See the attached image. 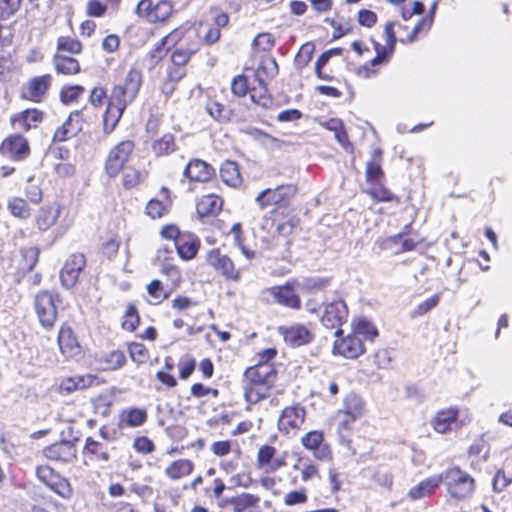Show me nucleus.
<instances>
[{
  "instance_id": "56",
  "label": "nucleus",
  "mask_w": 512,
  "mask_h": 512,
  "mask_svg": "<svg viewBox=\"0 0 512 512\" xmlns=\"http://www.w3.org/2000/svg\"><path fill=\"white\" fill-rule=\"evenodd\" d=\"M167 210V204L155 199L150 200L146 206L147 215L153 219L162 217Z\"/></svg>"
},
{
  "instance_id": "11",
  "label": "nucleus",
  "mask_w": 512,
  "mask_h": 512,
  "mask_svg": "<svg viewBox=\"0 0 512 512\" xmlns=\"http://www.w3.org/2000/svg\"><path fill=\"white\" fill-rule=\"evenodd\" d=\"M86 266V258L81 253L71 254L65 261L60 271V280L62 286L69 289L78 281L80 272Z\"/></svg>"
},
{
  "instance_id": "51",
  "label": "nucleus",
  "mask_w": 512,
  "mask_h": 512,
  "mask_svg": "<svg viewBox=\"0 0 512 512\" xmlns=\"http://www.w3.org/2000/svg\"><path fill=\"white\" fill-rule=\"evenodd\" d=\"M313 53L314 45L312 43L302 45L294 60L296 67L299 69L305 67L310 62Z\"/></svg>"
},
{
  "instance_id": "3",
  "label": "nucleus",
  "mask_w": 512,
  "mask_h": 512,
  "mask_svg": "<svg viewBox=\"0 0 512 512\" xmlns=\"http://www.w3.org/2000/svg\"><path fill=\"white\" fill-rule=\"evenodd\" d=\"M348 308L342 299H335L324 304V311L321 316L322 324L329 329H336L335 336L343 334L340 327L347 321Z\"/></svg>"
},
{
  "instance_id": "30",
  "label": "nucleus",
  "mask_w": 512,
  "mask_h": 512,
  "mask_svg": "<svg viewBox=\"0 0 512 512\" xmlns=\"http://www.w3.org/2000/svg\"><path fill=\"white\" fill-rule=\"evenodd\" d=\"M260 498L250 493H242L238 496L223 500L220 506L231 505L234 512H243L248 508L257 506Z\"/></svg>"
},
{
  "instance_id": "49",
  "label": "nucleus",
  "mask_w": 512,
  "mask_h": 512,
  "mask_svg": "<svg viewBox=\"0 0 512 512\" xmlns=\"http://www.w3.org/2000/svg\"><path fill=\"white\" fill-rule=\"evenodd\" d=\"M84 87L80 85L64 86L60 91V99L64 104L76 102L84 93Z\"/></svg>"
},
{
  "instance_id": "41",
  "label": "nucleus",
  "mask_w": 512,
  "mask_h": 512,
  "mask_svg": "<svg viewBox=\"0 0 512 512\" xmlns=\"http://www.w3.org/2000/svg\"><path fill=\"white\" fill-rule=\"evenodd\" d=\"M152 149L157 156H164L174 152L176 149L174 136L169 133L163 135L153 142Z\"/></svg>"
},
{
  "instance_id": "63",
  "label": "nucleus",
  "mask_w": 512,
  "mask_h": 512,
  "mask_svg": "<svg viewBox=\"0 0 512 512\" xmlns=\"http://www.w3.org/2000/svg\"><path fill=\"white\" fill-rule=\"evenodd\" d=\"M141 173L135 169L127 168L123 175V185L125 188L135 187L141 181Z\"/></svg>"
},
{
  "instance_id": "44",
  "label": "nucleus",
  "mask_w": 512,
  "mask_h": 512,
  "mask_svg": "<svg viewBox=\"0 0 512 512\" xmlns=\"http://www.w3.org/2000/svg\"><path fill=\"white\" fill-rule=\"evenodd\" d=\"M126 362L125 354L120 350H114L101 358L103 369L116 370L122 367Z\"/></svg>"
},
{
  "instance_id": "14",
  "label": "nucleus",
  "mask_w": 512,
  "mask_h": 512,
  "mask_svg": "<svg viewBox=\"0 0 512 512\" xmlns=\"http://www.w3.org/2000/svg\"><path fill=\"white\" fill-rule=\"evenodd\" d=\"M0 152L12 159L23 160L30 154V147L25 137L13 134L2 142Z\"/></svg>"
},
{
  "instance_id": "50",
  "label": "nucleus",
  "mask_w": 512,
  "mask_h": 512,
  "mask_svg": "<svg viewBox=\"0 0 512 512\" xmlns=\"http://www.w3.org/2000/svg\"><path fill=\"white\" fill-rule=\"evenodd\" d=\"M139 315L137 308L134 304L129 303L125 312V319L122 323L123 329L127 331H134L139 324Z\"/></svg>"
},
{
  "instance_id": "33",
  "label": "nucleus",
  "mask_w": 512,
  "mask_h": 512,
  "mask_svg": "<svg viewBox=\"0 0 512 512\" xmlns=\"http://www.w3.org/2000/svg\"><path fill=\"white\" fill-rule=\"evenodd\" d=\"M147 410L145 408L130 407L124 409L120 414V422L128 427H140L147 421Z\"/></svg>"
},
{
  "instance_id": "46",
  "label": "nucleus",
  "mask_w": 512,
  "mask_h": 512,
  "mask_svg": "<svg viewBox=\"0 0 512 512\" xmlns=\"http://www.w3.org/2000/svg\"><path fill=\"white\" fill-rule=\"evenodd\" d=\"M354 334L364 339L372 340L378 336L376 327L366 319H359L354 326Z\"/></svg>"
},
{
  "instance_id": "38",
  "label": "nucleus",
  "mask_w": 512,
  "mask_h": 512,
  "mask_svg": "<svg viewBox=\"0 0 512 512\" xmlns=\"http://www.w3.org/2000/svg\"><path fill=\"white\" fill-rule=\"evenodd\" d=\"M220 176L227 185L236 187L241 183L238 165L233 161H226L220 168Z\"/></svg>"
},
{
  "instance_id": "18",
  "label": "nucleus",
  "mask_w": 512,
  "mask_h": 512,
  "mask_svg": "<svg viewBox=\"0 0 512 512\" xmlns=\"http://www.w3.org/2000/svg\"><path fill=\"white\" fill-rule=\"evenodd\" d=\"M395 23L387 22L384 27V37H385V46H381L378 43H375V51L376 56L370 61L372 66L379 65L383 63L387 57L392 54L396 44V36H395Z\"/></svg>"
},
{
  "instance_id": "62",
  "label": "nucleus",
  "mask_w": 512,
  "mask_h": 512,
  "mask_svg": "<svg viewBox=\"0 0 512 512\" xmlns=\"http://www.w3.org/2000/svg\"><path fill=\"white\" fill-rule=\"evenodd\" d=\"M148 294L156 300V303H160L163 299L167 298V294L163 290L162 283L159 280H153L147 286Z\"/></svg>"
},
{
  "instance_id": "24",
  "label": "nucleus",
  "mask_w": 512,
  "mask_h": 512,
  "mask_svg": "<svg viewBox=\"0 0 512 512\" xmlns=\"http://www.w3.org/2000/svg\"><path fill=\"white\" fill-rule=\"evenodd\" d=\"M50 85V75L47 74L34 77L27 83L26 90L24 92V97L38 102L45 95Z\"/></svg>"
},
{
  "instance_id": "13",
  "label": "nucleus",
  "mask_w": 512,
  "mask_h": 512,
  "mask_svg": "<svg viewBox=\"0 0 512 512\" xmlns=\"http://www.w3.org/2000/svg\"><path fill=\"white\" fill-rule=\"evenodd\" d=\"M278 330L284 341L292 347L306 345L314 338L313 333L303 324L280 326Z\"/></svg>"
},
{
  "instance_id": "12",
  "label": "nucleus",
  "mask_w": 512,
  "mask_h": 512,
  "mask_svg": "<svg viewBox=\"0 0 512 512\" xmlns=\"http://www.w3.org/2000/svg\"><path fill=\"white\" fill-rule=\"evenodd\" d=\"M303 447L313 452V456L320 461L331 460L332 452L328 444L324 442L322 431L313 430L301 438Z\"/></svg>"
},
{
  "instance_id": "10",
  "label": "nucleus",
  "mask_w": 512,
  "mask_h": 512,
  "mask_svg": "<svg viewBox=\"0 0 512 512\" xmlns=\"http://www.w3.org/2000/svg\"><path fill=\"white\" fill-rule=\"evenodd\" d=\"M207 263L228 280L238 281L241 276L240 269H236L234 262L227 255L221 254L218 249L207 253Z\"/></svg>"
},
{
  "instance_id": "45",
  "label": "nucleus",
  "mask_w": 512,
  "mask_h": 512,
  "mask_svg": "<svg viewBox=\"0 0 512 512\" xmlns=\"http://www.w3.org/2000/svg\"><path fill=\"white\" fill-rule=\"evenodd\" d=\"M172 10V4L169 1L161 0L154 5L153 11L150 13V21H165L172 13Z\"/></svg>"
},
{
  "instance_id": "2",
  "label": "nucleus",
  "mask_w": 512,
  "mask_h": 512,
  "mask_svg": "<svg viewBox=\"0 0 512 512\" xmlns=\"http://www.w3.org/2000/svg\"><path fill=\"white\" fill-rule=\"evenodd\" d=\"M443 475L448 491L454 498L462 499L472 494L474 479L459 468L446 471Z\"/></svg>"
},
{
  "instance_id": "64",
  "label": "nucleus",
  "mask_w": 512,
  "mask_h": 512,
  "mask_svg": "<svg viewBox=\"0 0 512 512\" xmlns=\"http://www.w3.org/2000/svg\"><path fill=\"white\" fill-rule=\"evenodd\" d=\"M231 90L234 95L242 97L246 95L248 91L247 79L245 76H237L233 79L231 83Z\"/></svg>"
},
{
  "instance_id": "53",
  "label": "nucleus",
  "mask_w": 512,
  "mask_h": 512,
  "mask_svg": "<svg viewBox=\"0 0 512 512\" xmlns=\"http://www.w3.org/2000/svg\"><path fill=\"white\" fill-rule=\"evenodd\" d=\"M82 122L83 119L81 112L77 110L70 113L68 119L63 123V125L67 127L70 135L75 136L82 130Z\"/></svg>"
},
{
  "instance_id": "4",
  "label": "nucleus",
  "mask_w": 512,
  "mask_h": 512,
  "mask_svg": "<svg viewBox=\"0 0 512 512\" xmlns=\"http://www.w3.org/2000/svg\"><path fill=\"white\" fill-rule=\"evenodd\" d=\"M294 226L292 218L284 217L282 207L273 209L264 215L261 221V229L271 236H289Z\"/></svg>"
},
{
  "instance_id": "23",
  "label": "nucleus",
  "mask_w": 512,
  "mask_h": 512,
  "mask_svg": "<svg viewBox=\"0 0 512 512\" xmlns=\"http://www.w3.org/2000/svg\"><path fill=\"white\" fill-rule=\"evenodd\" d=\"M173 247L177 250L178 255L184 260L193 259L199 249V241L197 237L190 233H183L182 236L173 243Z\"/></svg>"
},
{
  "instance_id": "43",
  "label": "nucleus",
  "mask_w": 512,
  "mask_h": 512,
  "mask_svg": "<svg viewBox=\"0 0 512 512\" xmlns=\"http://www.w3.org/2000/svg\"><path fill=\"white\" fill-rule=\"evenodd\" d=\"M39 249L37 247H28L21 249L22 261L20 269L25 272L31 271L37 264L39 259Z\"/></svg>"
},
{
  "instance_id": "7",
  "label": "nucleus",
  "mask_w": 512,
  "mask_h": 512,
  "mask_svg": "<svg viewBox=\"0 0 512 512\" xmlns=\"http://www.w3.org/2000/svg\"><path fill=\"white\" fill-rule=\"evenodd\" d=\"M35 309L40 323L51 328L57 318L56 298L48 291H42L35 297Z\"/></svg>"
},
{
  "instance_id": "8",
  "label": "nucleus",
  "mask_w": 512,
  "mask_h": 512,
  "mask_svg": "<svg viewBox=\"0 0 512 512\" xmlns=\"http://www.w3.org/2000/svg\"><path fill=\"white\" fill-rule=\"evenodd\" d=\"M297 193L293 184L279 185L275 189H265L256 198L261 209L269 205H280L292 199Z\"/></svg>"
},
{
  "instance_id": "15",
  "label": "nucleus",
  "mask_w": 512,
  "mask_h": 512,
  "mask_svg": "<svg viewBox=\"0 0 512 512\" xmlns=\"http://www.w3.org/2000/svg\"><path fill=\"white\" fill-rule=\"evenodd\" d=\"M43 455L51 461L69 463L76 457V448L73 442L64 440L44 448Z\"/></svg>"
},
{
  "instance_id": "37",
  "label": "nucleus",
  "mask_w": 512,
  "mask_h": 512,
  "mask_svg": "<svg viewBox=\"0 0 512 512\" xmlns=\"http://www.w3.org/2000/svg\"><path fill=\"white\" fill-rule=\"evenodd\" d=\"M379 247L383 250L392 249L394 245L401 243L402 248L397 250L396 253L411 251L415 248L416 243L412 239H402V234L399 233L394 236L387 237L385 239L378 240Z\"/></svg>"
},
{
  "instance_id": "1",
  "label": "nucleus",
  "mask_w": 512,
  "mask_h": 512,
  "mask_svg": "<svg viewBox=\"0 0 512 512\" xmlns=\"http://www.w3.org/2000/svg\"><path fill=\"white\" fill-rule=\"evenodd\" d=\"M142 83V74L136 69L128 71L123 84L116 85L111 93L104 114V128L112 131L123 115L126 107L136 98Z\"/></svg>"
},
{
  "instance_id": "59",
  "label": "nucleus",
  "mask_w": 512,
  "mask_h": 512,
  "mask_svg": "<svg viewBox=\"0 0 512 512\" xmlns=\"http://www.w3.org/2000/svg\"><path fill=\"white\" fill-rule=\"evenodd\" d=\"M196 361L190 355H184L179 361L180 378L187 379L195 370Z\"/></svg>"
},
{
  "instance_id": "32",
  "label": "nucleus",
  "mask_w": 512,
  "mask_h": 512,
  "mask_svg": "<svg viewBox=\"0 0 512 512\" xmlns=\"http://www.w3.org/2000/svg\"><path fill=\"white\" fill-rule=\"evenodd\" d=\"M245 399L250 404H256L269 396L272 386L261 383L244 381Z\"/></svg>"
},
{
  "instance_id": "40",
  "label": "nucleus",
  "mask_w": 512,
  "mask_h": 512,
  "mask_svg": "<svg viewBox=\"0 0 512 512\" xmlns=\"http://www.w3.org/2000/svg\"><path fill=\"white\" fill-rule=\"evenodd\" d=\"M84 453L90 456L91 460L107 462L110 459L107 449L92 438H87Z\"/></svg>"
},
{
  "instance_id": "39",
  "label": "nucleus",
  "mask_w": 512,
  "mask_h": 512,
  "mask_svg": "<svg viewBox=\"0 0 512 512\" xmlns=\"http://www.w3.org/2000/svg\"><path fill=\"white\" fill-rule=\"evenodd\" d=\"M293 469L299 471L303 482H309L320 477L318 466L313 464L310 460L298 459L293 465Z\"/></svg>"
},
{
  "instance_id": "29",
  "label": "nucleus",
  "mask_w": 512,
  "mask_h": 512,
  "mask_svg": "<svg viewBox=\"0 0 512 512\" xmlns=\"http://www.w3.org/2000/svg\"><path fill=\"white\" fill-rule=\"evenodd\" d=\"M278 74V64L274 57L263 56L256 69V77L260 85H264L265 81L274 78Z\"/></svg>"
},
{
  "instance_id": "21",
  "label": "nucleus",
  "mask_w": 512,
  "mask_h": 512,
  "mask_svg": "<svg viewBox=\"0 0 512 512\" xmlns=\"http://www.w3.org/2000/svg\"><path fill=\"white\" fill-rule=\"evenodd\" d=\"M215 174V169L200 159L191 160L185 170L184 176L191 181L206 182Z\"/></svg>"
},
{
  "instance_id": "42",
  "label": "nucleus",
  "mask_w": 512,
  "mask_h": 512,
  "mask_svg": "<svg viewBox=\"0 0 512 512\" xmlns=\"http://www.w3.org/2000/svg\"><path fill=\"white\" fill-rule=\"evenodd\" d=\"M7 209L9 212L20 219H27L31 215V209L27 202L19 197H13L8 201Z\"/></svg>"
},
{
  "instance_id": "36",
  "label": "nucleus",
  "mask_w": 512,
  "mask_h": 512,
  "mask_svg": "<svg viewBox=\"0 0 512 512\" xmlns=\"http://www.w3.org/2000/svg\"><path fill=\"white\" fill-rule=\"evenodd\" d=\"M193 463L188 459H180L172 462L165 470L166 475L173 480L180 479L192 473Z\"/></svg>"
},
{
  "instance_id": "20",
  "label": "nucleus",
  "mask_w": 512,
  "mask_h": 512,
  "mask_svg": "<svg viewBox=\"0 0 512 512\" xmlns=\"http://www.w3.org/2000/svg\"><path fill=\"white\" fill-rule=\"evenodd\" d=\"M62 212V206L59 203H53L41 207L35 216V225L41 232L49 230L54 226Z\"/></svg>"
},
{
  "instance_id": "25",
  "label": "nucleus",
  "mask_w": 512,
  "mask_h": 512,
  "mask_svg": "<svg viewBox=\"0 0 512 512\" xmlns=\"http://www.w3.org/2000/svg\"><path fill=\"white\" fill-rule=\"evenodd\" d=\"M443 482V475H434L416 486L412 487L408 492L411 500H419L432 494L434 490Z\"/></svg>"
},
{
  "instance_id": "54",
  "label": "nucleus",
  "mask_w": 512,
  "mask_h": 512,
  "mask_svg": "<svg viewBox=\"0 0 512 512\" xmlns=\"http://www.w3.org/2000/svg\"><path fill=\"white\" fill-rule=\"evenodd\" d=\"M129 491L136 494L144 502L149 501L154 495V490L151 486L138 482L131 483Z\"/></svg>"
},
{
  "instance_id": "57",
  "label": "nucleus",
  "mask_w": 512,
  "mask_h": 512,
  "mask_svg": "<svg viewBox=\"0 0 512 512\" xmlns=\"http://www.w3.org/2000/svg\"><path fill=\"white\" fill-rule=\"evenodd\" d=\"M276 454V449L270 445L262 446L257 455L258 464L260 467H267L271 465L272 459Z\"/></svg>"
},
{
  "instance_id": "27",
  "label": "nucleus",
  "mask_w": 512,
  "mask_h": 512,
  "mask_svg": "<svg viewBox=\"0 0 512 512\" xmlns=\"http://www.w3.org/2000/svg\"><path fill=\"white\" fill-rule=\"evenodd\" d=\"M365 403L363 399L355 394H348L343 401V408L339 414L349 417L351 420H357L364 414Z\"/></svg>"
},
{
  "instance_id": "48",
  "label": "nucleus",
  "mask_w": 512,
  "mask_h": 512,
  "mask_svg": "<svg viewBox=\"0 0 512 512\" xmlns=\"http://www.w3.org/2000/svg\"><path fill=\"white\" fill-rule=\"evenodd\" d=\"M57 49L58 53L67 52L70 54H79L82 50V45L77 39L62 36L57 40Z\"/></svg>"
},
{
  "instance_id": "26",
  "label": "nucleus",
  "mask_w": 512,
  "mask_h": 512,
  "mask_svg": "<svg viewBox=\"0 0 512 512\" xmlns=\"http://www.w3.org/2000/svg\"><path fill=\"white\" fill-rule=\"evenodd\" d=\"M43 119V113L37 109H27L14 117L11 121L13 125L24 131H29L31 128L36 127Z\"/></svg>"
},
{
  "instance_id": "60",
  "label": "nucleus",
  "mask_w": 512,
  "mask_h": 512,
  "mask_svg": "<svg viewBox=\"0 0 512 512\" xmlns=\"http://www.w3.org/2000/svg\"><path fill=\"white\" fill-rule=\"evenodd\" d=\"M308 500L306 490H294L287 493L284 497V504L287 506H294L298 504L306 503Z\"/></svg>"
},
{
  "instance_id": "47",
  "label": "nucleus",
  "mask_w": 512,
  "mask_h": 512,
  "mask_svg": "<svg viewBox=\"0 0 512 512\" xmlns=\"http://www.w3.org/2000/svg\"><path fill=\"white\" fill-rule=\"evenodd\" d=\"M206 111L212 118L220 122L227 121L230 118V111L217 101H208Z\"/></svg>"
},
{
  "instance_id": "52",
  "label": "nucleus",
  "mask_w": 512,
  "mask_h": 512,
  "mask_svg": "<svg viewBox=\"0 0 512 512\" xmlns=\"http://www.w3.org/2000/svg\"><path fill=\"white\" fill-rule=\"evenodd\" d=\"M131 359L138 363H145L148 359V350L142 343L133 342L128 347Z\"/></svg>"
},
{
  "instance_id": "6",
  "label": "nucleus",
  "mask_w": 512,
  "mask_h": 512,
  "mask_svg": "<svg viewBox=\"0 0 512 512\" xmlns=\"http://www.w3.org/2000/svg\"><path fill=\"white\" fill-rule=\"evenodd\" d=\"M134 151V143L126 140L113 147L106 159L105 170L109 177L117 176Z\"/></svg>"
},
{
  "instance_id": "19",
  "label": "nucleus",
  "mask_w": 512,
  "mask_h": 512,
  "mask_svg": "<svg viewBox=\"0 0 512 512\" xmlns=\"http://www.w3.org/2000/svg\"><path fill=\"white\" fill-rule=\"evenodd\" d=\"M58 345L61 353L66 358H76L81 355V346L72 329L68 326L61 327L58 334Z\"/></svg>"
},
{
  "instance_id": "34",
  "label": "nucleus",
  "mask_w": 512,
  "mask_h": 512,
  "mask_svg": "<svg viewBox=\"0 0 512 512\" xmlns=\"http://www.w3.org/2000/svg\"><path fill=\"white\" fill-rule=\"evenodd\" d=\"M53 64L59 74L73 75L80 72L79 62L75 58L61 53L55 54Z\"/></svg>"
},
{
  "instance_id": "16",
  "label": "nucleus",
  "mask_w": 512,
  "mask_h": 512,
  "mask_svg": "<svg viewBox=\"0 0 512 512\" xmlns=\"http://www.w3.org/2000/svg\"><path fill=\"white\" fill-rule=\"evenodd\" d=\"M365 351L362 339L354 333L334 343V352L345 358L355 359Z\"/></svg>"
},
{
  "instance_id": "31",
  "label": "nucleus",
  "mask_w": 512,
  "mask_h": 512,
  "mask_svg": "<svg viewBox=\"0 0 512 512\" xmlns=\"http://www.w3.org/2000/svg\"><path fill=\"white\" fill-rule=\"evenodd\" d=\"M196 208L200 217L216 215L221 211L222 199L214 194L205 195L198 201Z\"/></svg>"
},
{
  "instance_id": "61",
  "label": "nucleus",
  "mask_w": 512,
  "mask_h": 512,
  "mask_svg": "<svg viewBox=\"0 0 512 512\" xmlns=\"http://www.w3.org/2000/svg\"><path fill=\"white\" fill-rule=\"evenodd\" d=\"M439 300V294H435L430 298L426 299L416 307V309L413 311V316H420L426 314L427 312H429L438 305Z\"/></svg>"
},
{
  "instance_id": "35",
  "label": "nucleus",
  "mask_w": 512,
  "mask_h": 512,
  "mask_svg": "<svg viewBox=\"0 0 512 512\" xmlns=\"http://www.w3.org/2000/svg\"><path fill=\"white\" fill-rule=\"evenodd\" d=\"M437 4L438 2L435 0L430 8L429 15L419 20L418 23L413 27L412 31L407 34L405 38H400L401 42L412 43L421 31H428L431 28L434 20V14L437 9Z\"/></svg>"
},
{
  "instance_id": "17",
  "label": "nucleus",
  "mask_w": 512,
  "mask_h": 512,
  "mask_svg": "<svg viewBox=\"0 0 512 512\" xmlns=\"http://www.w3.org/2000/svg\"><path fill=\"white\" fill-rule=\"evenodd\" d=\"M244 378V381L273 386L276 379V370L272 365L260 362L246 369Z\"/></svg>"
},
{
  "instance_id": "5",
  "label": "nucleus",
  "mask_w": 512,
  "mask_h": 512,
  "mask_svg": "<svg viewBox=\"0 0 512 512\" xmlns=\"http://www.w3.org/2000/svg\"><path fill=\"white\" fill-rule=\"evenodd\" d=\"M36 476L39 481L62 498L69 499L72 496V488L69 481L56 473L50 466H38L36 468Z\"/></svg>"
},
{
  "instance_id": "9",
  "label": "nucleus",
  "mask_w": 512,
  "mask_h": 512,
  "mask_svg": "<svg viewBox=\"0 0 512 512\" xmlns=\"http://www.w3.org/2000/svg\"><path fill=\"white\" fill-rule=\"evenodd\" d=\"M305 408L299 404L287 406L278 419V429L285 434L296 433L305 421Z\"/></svg>"
},
{
  "instance_id": "22",
  "label": "nucleus",
  "mask_w": 512,
  "mask_h": 512,
  "mask_svg": "<svg viewBox=\"0 0 512 512\" xmlns=\"http://www.w3.org/2000/svg\"><path fill=\"white\" fill-rule=\"evenodd\" d=\"M270 294L273 296L275 301L283 306L299 309L301 306V301L299 296L294 292L291 285L286 284L284 286H276L272 287L270 290Z\"/></svg>"
},
{
  "instance_id": "55",
  "label": "nucleus",
  "mask_w": 512,
  "mask_h": 512,
  "mask_svg": "<svg viewBox=\"0 0 512 512\" xmlns=\"http://www.w3.org/2000/svg\"><path fill=\"white\" fill-rule=\"evenodd\" d=\"M22 0H0V18L7 19L21 7Z\"/></svg>"
},
{
  "instance_id": "58",
  "label": "nucleus",
  "mask_w": 512,
  "mask_h": 512,
  "mask_svg": "<svg viewBox=\"0 0 512 512\" xmlns=\"http://www.w3.org/2000/svg\"><path fill=\"white\" fill-rule=\"evenodd\" d=\"M274 44V37L270 33H260L253 41V47L261 51H269Z\"/></svg>"
},
{
  "instance_id": "28",
  "label": "nucleus",
  "mask_w": 512,
  "mask_h": 512,
  "mask_svg": "<svg viewBox=\"0 0 512 512\" xmlns=\"http://www.w3.org/2000/svg\"><path fill=\"white\" fill-rule=\"evenodd\" d=\"M458 417V410L456 408H448L436 413L432 420V426L438 433L444 434L451 429V425Z\"/></svg>"
}]
</instances>
